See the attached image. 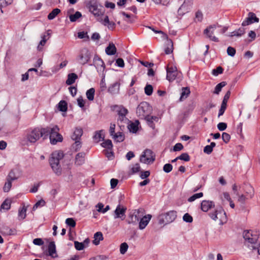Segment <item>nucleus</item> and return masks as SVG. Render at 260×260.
I'll return each instance as SVG.
<instances>
[{
  "label": "nucleus",
  "instance_id": "obj_1",
  "mask_svg": "<svg viewBox=\"0 0 260 260\" xmlns=\"http://www.w3.org/2000/svg\"><path fill=\"white\" fill-rule=\"evenodd\" d=\"M59 128L56 125H50L43 128L36 127L27 134L26 139L28 142L34 144L41 137L45 139L49 136L51 144L55 145L63 140L62 136L59 133Z\"/></svg>",
  "mask_w": 260,
  "mask_h": 260
},
{
  "label": "nucleus",
  "instance_id": "obj_2",
  "mask_svg": "<svg viewBox=\"0 0 260 260\" xmlns=\"http://www.w3.org/2000/svg\"><path fill=\"white\" fill-rule=\"evenodd\" d=\"M245 244L249 248L259 245V234L257 231H245L243 233Z\"/></svg>",
  "mask_w": 260,
  "mask_h": 260
},
{
  "label": "nucleus",
  "instance_id": "obj_3",
  "mask_svg": "<svg viewBox=\"0 0 260 260\" xmlns=\"http://www.w3.org/2000/svg\"><path fill=\"white\" fill-rule=\"evenodd\" d=\"M63 153L61 151H54L49 159L50 165L56 175L59 176L61 174V168L59 161L63 157Z\"/></svg>",
  "mask_w": 260,
  "mask_h": 260
},
{
  "label": "nucleus",
  "instance_id": "obj_4",
  "mask_svg": "<svg viewBox=\"0 0 260 260\" xmlns=\"http://www.w3.org/2000/svg\"><path fill=\"white\" fill-rule=\"evenodd\" d=\"M177 217V212L171 210L165 213H162L158 216L159 224H167L173 222Z\"/></svg>",
  "mask_w": 260,
  "mask_h": 260
},
{
  "label": "nucleus",
  "instance_id": "obj_5",
  "mask_svg": "<svg viewBox=\"0 0 260 260\" xmlns=\"http://www.w3.org/2000/svg\"><path fill=\"white\" fill-rule=\"evenodd\" d=\"M151 111V107L149 104L143 102L141 103L137 108V114L140 118H146V117L149 116V114Z\"/></svg>",
  "mask_w": 260,
  "mask_h": 260
},
{
  "label": "nucleus",
  "instance_id": "obj_6",
  "mask_svg": "<svg viewBox=\"0 0 260 260\" xmlns=\"http://www.w3.org/2000/svg\"><path fill=\"white\" fill-rule=\"evenodd\" d=\"M83 135V129L81 127H76L74 131L71 138L75 141V143L73 145V148L77 151L81 147V143L80 142L81 137Z\"/></svg>",
  "mask_w": 260,
  "mask_h": 260
},
{
  "label": "nucleus",
  "instance_id": "obj_7",
  "mask_svg": "<svg viewBox=\"0 0 260 260\" xmlns=\"http://www.w3.org/2000/svg\"><path fill=\"white\" fill-rule=\"evenodd\" d=\"M153 154V153L152 150L150 149L145 150L140 157V161L147 164L153 162L155 160Z\"/></svg>",
  "mask_w": 260,
  "mask_h": 260
},
{
  "label": "nucleus",
  "instance_id": "obj_8",
  "mask_svg": "<svg viewBox=\"0 0 260 260\" xmlns=\"http://www.w3.org/2000/svg\"><path fill=\"white\" fill-rule=\"evenodd\" d=\"M209 216L214 220L219 219L222 224L223 220H226V214L222 208L216 209L214 212L209 213Z\"/></svg>",
  "mask_w": 260,
  "mask_h": 260
},
{
  "label": "nucleus",
  "instance_id": "obj_9",
  "mask_svg": "<svg viewBox=\"0 0 260 260\" xmlns=\"http://www.w3.org/2000/svg\"><path fill=\"white\" fill-rule=\"evenodd\" d=\"M216 28L217 25H211L204 29V34L205 35L206 37L210 40L215 42H219L218 39L215 36H212V35L214 34V31L216 29Z\"/></svg>",
  "mask_w": 260,
  "mask_h": 260
},
{
  "label": "nucleus",
  "instance_id": "obj_10",
  "mask_svg": "<svg viewBox=\"0 0 260 260\" xmlns=\"http://www.w3.org/2000/svg\"><path fill=\"white\" fill-rule=\"evenodd\" d=\"M178 74L177 69L176 67H168L167 69V79L170 82L174 81Z\"/></svg>",
  "mask_w": 260,
  "mask_h": 260
},
{
  "label": "nucleus",
  "instance_id": "obj_11",
  "mask_svg": "<svg viewBox=\"0 0 260 260\" xmlns=\"http://www.w3.org/2000/svg\"><path fill=\"white\" fill-rule=\"evenodd\" d=\"M126 208L123 206H121L120 205H118L115 210L114 211V218H121L123 220L125 216V212Z\"/></svg>",
  "mask_w": 260,
  "mask_h": 260
},
{
  "label": "nucleus",
  "instance_id": "obj_12",
  "mask_svg": "<svg viewBox=\"0 0 260 260\" xmlns=\"http://www.w3.org/2000/svg\"><path fill=\"white\" fill-rule=\"evenodd\" d=\"M259 19L256 16L255 14L252 12L248 13V17L243 21L242 25L243 26L248 25L254 22H258Z\"/></svg>",
  "mask_w": 260,
  "mask_h": 260
},
{
  "label": "nucleus",
  "instance_id": "obj_13",
  "mask_svg": "<svg viewBox=\"0 0 260 260\" xmlns=\"http://www.w3.org/2000/svg\"><path fill=\"white\" fill-rule=\"evenodd\" d=\"M97 20L104 26H107L109 29L113 30L115 28V23L113 21H110L109 17L107 15L105 16L104 19L102 18H97Z\"/></svg>",
  "mask_w": 260,
  "mask_h": 260
},
{
  "label": "nucleus",
  "instance_id": "obj_14",
  "mask_svg": "<svg viewBox=\"0 0 260 260\" xmlns=\"http://www.w3.org/2000/svg\"><path fill=\"white\" fill-rule=\"evenodd\" d=\"M214 206V202L209 200H203L201 204V209L203 212H207Z\"/></svg>",
  "mask_w": 260,
  "mask_h": 260
},
{
  "label": "nucleus",
  "instance_id": "obj_15",
  "mask_svg": "<svg viewBox=\"0 0 260 260\" xmlns=\"http://www.w3.org/2000/svg\"><path fill=\"white\" fill-rule=\"evenodd\" d=\"M0 233L5 236L14 235L16 234V230L15 229H12L8 226H3L0 229Z\"/></svg>",
  "mask_w": 260,
  "mask_h": 260
},
{
  "label": "nucleus",
  "instance_id": "obj_16",
  "mask_svg": "<svg viewBox=\"0 0 260 260\" xmlns=\"http://www.w3.org/2000/svg\"><path fill=\"white\" fill-rule=\"evenodd\" d=\"M151 215L147 214L141 218L139 222V228L140 230L144 229L148 225V223L151 219Z\"/></svg>",
  "mask_w": 260,
  "mask_h": 260
},
{
  "label": "nucleus",
  "instance_id": "obj_17",
  "mask_svg": "<svg viewBox=\"0 0 260 260\" xmlns=\"http://www.w3.org/2000/svg\"><path fill=\"white\" fill-rule=\"evenodd\" d=\"M93 63L98 71H104L105 68L103 60L98 56H95L93 58Z\"/></svg>",
  "mask_w": 260,
  "mask_h": 260
},
{
  "label": "nucleus",
  "instance_id": "obj_18",
  "mask_svg": "<svg viewBox=\"0 0 260 260\" xmlns=\"http://www.w3.org/2000/svg\"><path fill=\"white\" fill-rule=\"evenodd\" d=\"M89 11L92 13L95 16L97 17L98 18H102V16L104 14V11L103 10V9L99 8L98 5L96 6V7L90 8L89 9Z\"/></svg>",
  "mask_w": 260,
  "mask_h": 260
},
{
  "label": "nucleus",
  "instance_id": "obj_19",
  "mask_svg": "<svg viewBox=\"0 0 260 260\" xmlns=\"http://www.w3.org/2000/svg\"><path fill=\"white\" fill-rule=\"evenodd\" d=\"M85 153L84 152L78 153L75 157V164L77 166L82 165L85 161Z\"/></svg>",
  "mask_w": 260,
  "mask_h": 260
},
{
  "label": "nucleus",
  "instance_id": "obj_20",
  "mask_svg": "<svg viewBox=\"0 0 260 260\" xmlns=\"http://www.w3.org/2000/svg\"><path fill=\"white\" fill-rule=\"evenodd\" d=\"M119 89L120 83L116 82L109 86L108 91L112 94H116L119 93Z\"/></svg>",
  "mask_w": 260,
  "mask_h": 260
},
{
  "label": "nucleus",
  "instance_id": "obj_21",
  "mask_svg": "<svg viewBox=\"0 0 260 260\" xmlns=\"http://www.w3.org/2000/svg\"><path fill=\"white\" fill-rule=\"evenodd\" d=\"M79 58L80 60V63L82 64H85L88 62L90 59L89 53L87 51H86L84 53L83 51H82L79 55Z\"/></svg>",
  "mask_w": 260,
  "mask_h": 260
},
{
  "label": "nucleus",
  "instance_id": "obj_22",
  "mask_svg": "<svg viewBox=\"0 0 260 260\" xmlns=\"http://www.w3.org/2000/svg\"><path fill=\"white\" fill-rule=\"evenodd\" d=\"M139 121L138 120H136L134 122H131L127 126V127L130 132L136 133L139 129Z\"/></svg>",
  "mask_w": 260,
  "mask_h": 260
},
{
  "label": "nucleus",
  "instance_id": "obj_23",
  "mask_svg": "<svg viewBox=\"0 0 260 260\" xmlns=\"http://www.w3.org/2000/svg\"><path fill=\"white\" fill-rule=\"evenodd\" d=\"M114 108L118 115L126 116L128 113L127 109L122 105H115Z\"/></svg>",
  "mask_w": 260,
  "mask_h": 260
},
{
  "label": "nucleus",
  "instance_id": "obj_24",
  "mask_svg": "<svg viewBox=\"0 0 260 260\" xmlns=\"http://www.w3.org/2000/svg\"><path fill=\"white\" fill-rule=\"evenodd\" d=\"M140 209H138L136 212H135L133 214L129 215L130 220H128V223L131 224L136 223L139 220L140 217L139 213L140 212Z\"/></svg>",
  "mask_w": 260,
  "mask_h": 260
},
{
  "label": "nucleus",
  "instance_id": "obj_25",
  "mask_svg": "<svg viewBox=\"0 0 260 260\" xmlns=\"http://www.w3.org/2000/svg\"><path fill=\"white\" fill-rule=\"evenodd\" d=\"M48 253L49 255L52 257L57 256L56 247L53 242H50L48 245Z\"/></svg>",
  "mask_w": 260,
  "mask_h": 260
},
{
  "label": "nucleus",
  "instance_id": "obj_26",
  "mask_svg": "<svg viewBox=\"0 0 260 260\" xmlns=\"http://www.w3.org/2000/svg\"><path fill=\"white\" fill-rule=\"evenodd\" d=\"M105 51L107 54L112 55L116 53V48L113 43H110L108 46L106 48Z\"/></svg>",
  "mask_w": 260,
  "mask_h": 260
},
{
  "label": "nucleus",
  "instance_id": "obj_27",
  "mask_svg": "<svg viewBox=\"0 0 260 260\" xmlns=\"http://www.w3.org/2000/svg\"><path fill=\"white\" fill-rule=\"evenodd\" d=\"M147 121L148 125L151 127L152 129H154L155 124L153 123V121H157L158 120V118L156 116H149L146 117V118L145 119Z\"/></svg>",
  "mask_w": 260,
  "mask_h": 260
},
{
  "label": "nucleus",
  "instance_id": "obj_28",
  "mask_svg": "<svg viewBox=\"0 0 260 260\" xmlns=\"http://www.w3.org/2000/svg\"><path fill=\"white\" fill-rule=\"evenodd\" d=\"M78 78V76L75 73H70L68 75V79L66 80V84L68 85L73 84Z\"/></svg>",
  "mask_w": 260,
  "mask_h": 260
},
{
  "label": "nucleus",
  "instance_id": "obj_29",
  "mask_svg": "<svg viewBox=\"0 0 260 260\" xmlns=\"http://www.w3.org/2000/svg\"><path fill=\"white\" fill-rule=\"evenodd\" d=\"M245 33V28L243 27H240L238 29L236 30L231 32L229 35L230 37H233L234 36L240 37Z\"/></svg>",
  "mask_w": 260,
  "mask_h": 260
},
{
  "label": "nucleus",
  "instance_id": "obj_30",
  "mask_svg": "<svg viewBox=\"0 0 260 260\" xmlns=\"http://www.w3.org/2000/svg\"><path fill=\"white\" fill-rule=\"evenodd\" d=\"M103 130H100L98 131H96L95 132V134L93 137V140L96 142L98 143L101 140H103L104 139V135L103 134Z\"/></svg>",
  "mask_w": 260,
  "mask_h": 260
},
{
  "label": "nucleus",
  "instance_id": "obj_31",
  "mask_svg": "<svg viewBox=\"0 0 260 260\" xmlns=\"http://www.w3.org/2000/svg\"><path fill=\"white\" fill-rule=\"evenodd\" d=\"M103 240V234L101 232H98L94 235V240L92 242L95 245L99 244L100 241Z\"/></svg>",
  "mask_w": 260,
  "mask_h": 260
},
{
  "label": "nucleus",
  "instance_id": "obj_32",
  "mask_svg": "<svg viewBox=\"0 0 260 260\" xmlns=\"http://www.w3.org/2000/svg\"><path fill=\"white\" fill-rule=\"evenodd\" d=\"M190 92V90L188 87L182 88L181 96L180 98V101H182L183 100L186 99L188 96Z\"/></svg>",
  "mask_w": 260,
  "mask_h": 260
},
{
  "label": "nucleus",
  "instance_id": "obj_33",
  "mask_svg": "<svg viewBox=\"0 0 260 260\" xmlns=\"http://www.w3.org/2000/svg\"><path fill=\"white\" fill-rule=\"evenodd\" d=\"M113 139L118 142H122L124 140V137L122 132H118L115 133L112 136Z\"/></svg>",
  "mask_w": 260,
  "mask_h": 260
},
{
  "label": "nucleus",
  "instance_id": "obj_34",
  "mask_svg": "<svg viewBox=\"0 0 260 260\" xmlns=\"http://www.w3.org/2000/svg\"><path fill=\"white\" fill-rule=\"evenodd\" d=\"M173 43L171 40H168V46L165 48V52L166 54H170L173 52Z\"/></svg>",
  "mask_w": 260,
  "mask_h": 260
},
{
  "label": "nucleus",
  "instance_id": "obj_35",
  "mask_svg": "<svg viewBox=\"0 0 260 260\" xmlns=\"http://www.w3.org/2000/svg\"><path fill=\"white\" fill-rule=\"evenodd\" d=\"M226 85V82L222 81L218 83L215 87L214 93L216 94H218L221 91V89Z\"/></svg>",
  "mask_w": 260,
  "mask_h": 260
},
{
  "label": "nucleus",
  "instance_id": "obj_36",
  "mask_svg": "<svg viewBox=\"0 0 260 260\" xmlns=\"http://www.w3.org/2000/svg\"><path fill=\"white\" fill-rule=\"evenodd\" d=\"M60 12V9L55 8L53 9L48 15V19L49 20L53 19Z\"/></svg>",
  "mask_w": 260,
  "mask_h": 260
},
{
  "label": "nucleus",
  "instance_id": "obj_37",
  "mask_svg": "<svg viewBox=\"0 0 260 260\" xmlns=\"http://www.w3.org/2000/svg\"><path fill=\"white\" fill-rule=\"evenodd\" d=\"M58 109L61 112H66L67 110V103L65 101L62 100L58 104Z\"/></svg>",
  "mask_w": 260,
  "mask_h": 260
},
{
  "label": "nucleus",
  "instance_id": "obj_38",
  "mask_svg": "<svg viewBox=\"0 0 260 260\" xmlns=\"http://www.w3.org/2000/svg\"><path fill=\"white\" fill-rule=\"evenodd\" d=\"M95 90L93 88L88 89L86 93L87 98L89 101H92L94 99Z\"/></svg>",
  "mask_w": 260,
  "mask_h": 260
},
{
  "label": "nucleus",
  "instance_id": "obj_39",
  "mask_svg": "<svg viewBox=\"0 0 260 260\" xmlns=\"http://www.w3.org/2000/svg\"><path fill=\"white\" fill-rule=\"evenodd\" d=\"M18 179V177H16L15 173L14 170H12L10 171L7 177L6 180H10L11 181H13L16 180Z\"/></svg>",
  "mask_w": 260,
  "mask_h": 260
},
{
  "label": "nucleus",
  "instance_id": "obj_40",
  "mask_svg": "<svg viewBox=\"0 0 260 260\" xmlns=\"http://www.w3.org/2000/svg\"><path fill=\"white\" fill-rule=\"evenodd\" d=\"M86 6L89 9L96 7L98 5L97 0H86Z\"/></svg>",
  "mask_w": 260,
  "mask_h": 260
},
{
  "label": "nucleus",
  "instance_id": "obj_41",
  "mask_svg": "<svg viewBox=\"0 0 260 260\" xmlns=\"http://www.w3.org/2000/svg\"><path fill=\"white\" fill-rule=\"evenodd\" d=\"M81 16V13L80 12L77 11L74 14L71 15L69 16V18L71 22H75Z\"/></svg>",
  "mask_w": 260,
  "mask_h": 260
},
{
  "label": "nucleus",
  "instance_id": "obj_42",
  "mask_svg": "<svg viewBox=\"0 0 260 260\" xmlns=\"http://www.w3.org/2000/svg\"><path fill=\"white\" fill-rule=\"evenodd\" d=\"M203 196V192H199V193H195L188 199V201L189 202H192L195 201L196 199L200 198L202 197Z\"/></svg>",
  "mask_w": 260,
  "mask_h": 260
},
{
  "label": "nucleus",
  "instance_id": "obj_43",
  "mask_svg": "<svg viewBox=\"0 0 260 260\" xmlns=\"http://www.w3.org/2000/svg\"><path fill=\"white\" fill-rule=\"evenodd\" d=\"M101 145L103 147L106 148L107 149H112L113 147L112 143L111 140H106L104 142H103Z\"/></svg>",
  "mask_w": 260,
  "mask_h": 260
},
{
  "label": "nucleus",
  "instance_id": "obj_44",
  "mask_svg": "<svg viewBox=\"0 0 260 260\" xmlns=\"http://www.w3.org/2000/svg\"><path fill=\"white\" fill-rule=\"evenodd\" d=\"M153 87L150 84H147L144 88L145 93L147 95H151L153 92Z\"/></svg>",
  "mask_w": 260,
  "mask_h": 260
},
{
  "label": "nucleus",
  "instance_id": "obj_45",
  "mask_svg": "<svg viewBox=\"0 0 260 260\" xmlns=\"http://www.w3.org/2000/svg\"><path fill=\"white\" fill-rule=\"evenodd\" d=\"M128 248L127 244L125 242L122 243L120 246V252L122 254H124L126 253Z\"/></svg>",
  "mask_w": 260,
  "mask_h": 260
},
{
  "label": "nucleus",
  "instance_id": "obj_46",
  "mask_svg": "<svg viewBox=\"0 0 260 260\" xmlns=\"http://www.w3.org/2000/svg\"><path fill=\"white\" fill-rule=\"evenodd\" d=\"M11 207V201L6 199L1 205V208L9 210Z\"/></svg>",
  "mask_w": 260,
  "mask_h": 260
},
{
  "label": "nucleus",
  "instance_id": "obj_47",
  "mask_svg": "<svg viewBox=\"0 0 260 260\" xmlns=\"http://www.w3.org/2000/svg\"><path fill=\"white\" fill-rule=\"evenodd\" d=\"M177 159L182 160L185 161H189L190 158L188 153H183L177 157Z\"/></svg>",
  "mask_w": 260,
  "mask_h": 260
},
{
  "label": "nucleus",
  "instance_id": "obj_48",
  "mask_svg": "<svg viewBox=\"0 0 260 260\" xmlns=\"http://www.w3.org/2000/svg\"><path fill=\"white\" fill-rule=\"evenodd\" d=\"M7 180V181L6 182V183L4 186L3 190H4V192H7L9 191V190H10V189L12 187V181H11L8 180Z\"/></svg>",
  "mask_w": 260,
  "mask_h": 260
},
{
  "label": "nucleus",
  "instance_id": "obj_49",
  "mask_svg": "<svg viewBox=\"0 0 260 260\" xmlns=\"http://www.w3.org/2000/svg\"><path fill=\"white\" fill-rule=\"evenodd\" d=\"M203 18V14L200 10L196 13L195 22H201Z\"/></svg>",
  "mask_w": 260,
  "mask_h": 260
},
{
  "label": "nucleus",
  "instance_id": "obj_50",
  "mask_svg": "<svg viewBox=\"0 0 260 260\" xmlns=\"http://www.w3.org/2000/svg\"><path fill=\"white\" fill-rule=\"evenodd\" d=\"M66 223L71 228H74L76 226V221L72 218H68L66 220Z\"/></svg>",
  "mask_w": 260,
  "mask_h": 260
},
{
  "label": "nucleus",
  "instance_id": "obj_51",
  "mask_svg": "<svg viewBox=\"0 0 260 260\" xmlns=\"http://www.w3.org/2000/svg\"><path fill=\"white\" fill-rule=\"evenodd\" d=\"M230 95H231V91H230V90H228L223 97V99L222 103H221L222 105H225V106L227 105V102L230 98Z\"/></svg>",
  "mask_w": 260,
  "mask_h": 260
},
{
  "label": "nucleus",
  "instance_id": "obj_52",
  "mask_svg": "<svg viewBox=\"0 0 260 260\" xmlns=\"http://www.w3.org/2000/svg\"><path fill=\"white\" fill-rule=\"evenodd\" d=\"M183 220L188 223H191L193 221L192 217L188 213H185L183 216Z\"/></svg>",
  "mask_w": 260,
  "mask_h": 260
},
{
  "label": "nucleus",
  "instance_id": "obj_53",
  "mask_svg": "<svg viewBox=\"0 0 260 260\" xmlns=\"http://www.w3.org/2000/svg\"><path fill=\"white\" fill-rule=\"evenodd\" d=\"M45 204V202L43 200H41L38 201L33 206L32 210H36L39 206H44Z\"/></svg>",
  "mask_w": 260,
  "mask_h": 260
},
{
  "label": "nucleus",
  "instance_id": "obj_54",
  "mask_svg": "<svg viewBox=\"0 0 260 260\" xmlns=\"http://www.w3.org/2000/svg\"><path fill=\"white\" fill-rule=\"evenodd\" d=\"M74 245L75 248L78 250H83L84 248V244L83 243L79 242L78 241L74 242Z\"/></svg>",
  "mask_w": 260,
  "mask_h": 260
},
{
  "label": "nucleus",
  "instance_id": "obj_55",
  "mask_svg": "<svg viewBox=\"0 0 260 260\" xmlns=\"http://www.w3.org/2000/svg\"><path fill=\"white\" fill-rule=\"evenodd\" d=\"M223 71V69L221 67H218L215 69L213 70L212 71V74L214 76H217L220 74L222 73Z\"/></svg>",
  "mask_w": 260,
  "mask_h": 260
},
{
  "label": "nucleus",
  "instance_id": "obj_56",
  "mask_svg": "<svg viewBox=\"0 0 260 260\" xmlns=\"http://www.w3.org/2000/svg\"><path fill=\"white\" fill-rule=\"evenodd\" d=\"M173 169V166L170 164H166L164 166L163 170L166 173H170Z\"/></svg>",
  "mask_w": 260,
  "mask_h": 260
},
{
  "label": "nucleus",
  "instance_id": "obj_57",
  "mask_svg": "<svg viewBox=\"0 0 260 260\" xmlns=\"http://www.w3.org/2000/svg\"><path fill=\"white\" fill-rule=\"evenodd\" d=\"M1 2V7H6L9 5H10L12 3L13 0H0Z\"/></svg>",
  "mask_w": 260,
  "mask_h": 260
},
{
  "label": "nucleus",
  "instance_id": "obj_58",
  "mask_svg": "<svg viewBox=\"0 0 260 260\" xmlns=\"http://www.w3.org/2000/svg\"><path fill=\"white\" fill-rule=\"evenodd\" d=\"M222 139L224 142L228 143L230 140L231 136L226 133H223L222 134Z\"/></svg>",
  "mask_w": 260,
  "mask_h": 260
},
{
  "label": "nucleus",
  "instance_id": "obj_59",
  "mask_svg": "<svg viewBox=\"0 0 260 260\" xmlns=\"http://www.w3.org/2000/svg\"><path fill=\"white\" fill-rule=\"evenodd\" d=\"M227 53L229 56H234L236 54V49L232 47H229L227 49Z\"/></svg>",
  "mask_w": 260,
  "mask_h": 260
},
{
  "label": "nucleus",
  "instance_id": "obj_60",
  "mask_svg": "<svg viewBox=\"0 0 260 260\" xmlns=\"http://www.w3.org/2000/svg\"><path fill=\"white\" fill-rule=\"evenodd\" d=\"M26 209L24 206L21 209L19 210V216L24 219L26 217Z\"/></svg>",
  "mask_w": 260,
  "mask_h": 260
},
{
  "label": "nucleus",
  "instance_id": "obj_61",
  "mask_svg": "<svg viewBox=\"0 0 260 260\" xmlns=\"http://www.w3.org/2000/svg\"><path fill=\"white\" fill-rule=\"evenodd\" d=\"M183 146L180 143H178L176 144L173 147V151H179L183 149Z\"/></svg>",
  "mask_w": 260,
  "mask_h": 260
},
{
  "label": "nucleus",
  "instance_id": "obj_62",
  "mask_svg": "<svg viewBox=\"0 0 260 260\" xmlns=\"http://www.w3.org/2000/svg\"><path fill=\"white\" fill-rule=\"evenodd\" d=\"M227 127V124L224 122H219L217 124V128L220 131H223L225 130Z\"/></svg>",
  "mask_w": 260,
  "mask_h": 260
},
{
  "label": "nucleus",
  "instance_id": "obj_63",
  "mask_svg": "<svg viewBox=\"0 0 260 260\" xmlns=\"http://www.w3.org/2000/svg\"><path fill=\"white\" fill-rule=\"evenodd\" d=\"M33 243L36 245L41 246L44 244V241L41 238H36L34 239Z\"/></svg>",
  "mask_w": 260,
  "mask_h": 260
},
{
  "label": "nucleus",
  "instance_id": "obj_64",
  "mask_svg": "<svg viewBox=\"0 0 260 260\" xmlns=\"http://www.w3.org/2000/svg\"><path fill=\"white\" fill-rule=\"evenodd\" d=\"M133 173H136L140 171V166L139 164H136L131 169Z\"/></svg>",
  "mask_w": 260,
  "mask_h": 260
}]
</instances>
